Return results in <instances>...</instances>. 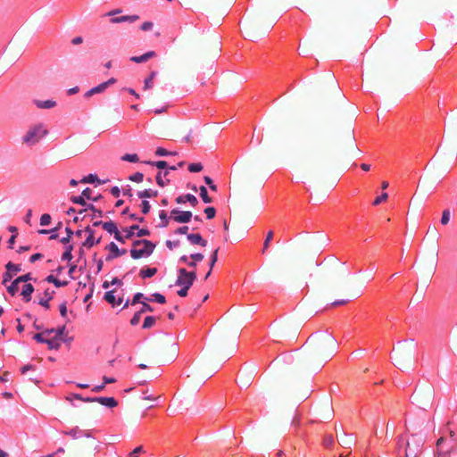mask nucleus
Listing matches in <instances>:
<instances>
[{
	"instance_id": "obj_54",
	"label": "nucleus",
	"mask_w": 457,
	"mask_h": 457,
	"mask_svg": "<svg viewBox=\"0 0 457 457\" xmlns=\"http://www.w3.org/2000/svg\"><path fill=\"white\" fill-rule=\"evenodd\" d=\"M144 452V447L139 445L137 446L132 452H130L127 457H139V455Z\"/></svg>"
},
{
	"instance_id": "obj_34",
	"label": "nucleus",
	"mask_w": 457,
	"mask_h": 457,
	"mask_svg": "<svg viewBox=\"0 0 457 457\" xmlns=\"http://www.w3.org/2000/svg\"><path fill=\"white\" fill-rule=\"evenodd\" d=\"M159 218L161 220V222L158 225V227H160V228H166L169 225V220L170 219V218L168 217L167 212L164 211V210L160 211L159 212Z\"/></svg>"
},
{
	"instance_id": "obj_5",
	"label": "nucleus",
	"mask_w": 457,
	"mask_h": 457,
	"mask_svg": "<svg viewBox=\"0 0 457 457\" xmlns=\"http://www.w3.org/2000/svg\"><path fill=\"white\" fill-rule=\"evenodd\" d=\"M30 280H37L32 277V274L30 272L17 277L12 281V283L9 286H6L8 294H10L12 296H14L19 291V285H22V283H27L28 281Z\"/></svg>"
},
{
	"instance_id": "obj_29",
	"label": "nucleus",
	"mask_w": 457,
	"mask_h": 457,
	"mask_svg": "<svg viewBox=\"0 0 457 457\" xmlns=\"http://www.w3.org/2000/svg\"><path fill=\"white\" fill-rule=\"evenodd\" d=\"M102 228L111 235H113L119 230L116 223L112 220L105 221L104 224H102Z\"/></svg>"
},
{
	"instance_id": "obj_39",
	"label": "nucleus",
	"mask_w": 457,
	"mask_h": 457,
	"mask_svg": "<svg viewBox=\"0 0 457 457\" xmlns=\"http://www.w3.org/2000/svg\"><path fill=\"white\" fill-rule=\"evenodd\" d=\"M121 160L129 162H137L139 158L137 154H125L121 156Z\"/></svg>"
},
{
	"instance_id": "obj_10",
	"label": "nucleus",
	"mask_w": 457,
	"mask_h": 457,
	"mask_svg": "<svg viewBox=\"0 0 457 457\" xmlns=\"http://www.w3.org/2000/svg\"><path fill=\"white\" fill-rule=\"evenodd\" d=\"M175 201L179 204L189 203V204L193 207H195L199 203L198 199L192 194L179 195L178 197H176Z\"/></svg>"
},
{
	"instance_id": "obj_61",
	"label": "nucleus",
	"mask_w": 457,
	"mask_h": 457,
	"mask_svg": "<svg viewBox=\"0 0 457 457\" xmlns=\"http://www.w3.org/2000/svg\"><path fill=\"white\" fill-rule=\"evenodd\" d=\"M180 289L177 291V294L180 297H186L188 294L189 287L187 286H179Z\"/></svg>"
},
{
	"instance_id": "obj_11",
	"label": "nucleus",
	"mask_w": 457,
	"mask_h": 457,
	"mask_svg": "<svg viewBox=\"0 0 457 457\" xmlns=\"http://www.w3.org/2000/svg\"><path fill=\"white\" fill-rule=\"evenodd\" d=\"M65 330H66V327H65V325H62V326H59L56 328H46L45 330V333L46 334V336H49V335L54 333L55 339H60L62 342H66L67 340L64 338Z\"/></svg>"
},
{
	"instance_id": "obj_32",
	"label": "nucleus",
	"mask_w": 457,
	"mask_h": 457,
	"mask_svg": "<svg viewBox=\"0 0 457 457\" xmlns=\"http://www.w3.org/2000/svg\"><path fill=\"white\" fill-rule=\"evenodd\" d=\"M157 76V71H153L150 72L149 76L144 81V89L147 90L153 87L154 79Z\"/></svg>"
},
{
	"instance_id": "obj_20",
	"label": "nucleus",
	"mask_w": 457,
	"mask_h": 457,
	"mask_svg": "<svg viewBox=\"0 0 457 457\" xmlns=\"http://www.w3.org/2000/svg\"><path fill=\"white\" fill-rule=\"evenodd\" d=\"M158 270L155 267L144 266L139 271V276L143 279L150 278L157 273Z\"/></svg>"
},
{
	"instance_id": "obj_45",
	"label": "nucleus",
	"mask_w": 457,
	"mask_h": 457,
	"mask_svg": "<svg viewBox=\"0 0 457 457\" xmlns=\"http://www.w3.org/2000/svg\"><path fill=\"white\" fill-rule=\"evenodd\" d=\"M129 179L132 182L140 183L144 179V174L142 172H135L129 177Z\"/></svg>"
},
{
	"instance_id": "obj_30",
	"label": "nucleus",
	"mask_w": 457,
	"mask_h": 457,
	"mask_svg": "<svg viewBox=\"0 0 457 457\" xmlns=\"http://www.w3.org/2000/svg\"><path fill=\"white\" fill-rule=\"evenodd\" d=\"M5 270L9 271L14 277L18 272L21 271V264L13 263L12 262H8L5 264Z\"/></svg>"
},
{
	"instance_id": "obj_19",
	"label": "nucleus",
	"mask_w": 457,
	"mask_h": 457,
	"mask_svg": "<svg viewBox=\"0 0 457 457\" xmlns=\"http://www.w3.org/2000/svg\"><path fill=\"white\" fill-rule=\"evenodd\" d=\"M138 15H122L119 17H112L111 18L110 21L112 23H121V22H129L132 23L138 20Z\"/></svg>"
},
{
	"instance_id": "obj_60",
	"label": "nucleus",
	"mask_w": 457,
	"mask_h": 457,
	"mask_svg": "<svg viewBox=\"0 0 457 457\" xmlns=\"http://www.w3.org/2000/svg\"><path fill=\"white\" fill-rule=\"evenodd\" d=\"M141 316H142V314L138 311L137 312H135L133 317L130 319V321H129L130 324L132 326H137L140 321Z\"/></svg>"
},
{
	"instance_id": "obj_59",
	"label": "nucleus",
	"mask_w": 457,
	"mask_h": 457,
	"mask_svg": "<svg viewBox=\"0 0 457 457\" xmlns=\"http://www.w3.org/2000/svg\"><path fill=\"white\" fill-rule=\"evenodd\" d=\"M388 197L387 193H382L379 196H377L373 201V205H378L382 202L386 201Z\"/></svg>"
},
{
	"instance_id": "obj_1",
	"label": "nucleus",
	"mask_w": 457,
	"mask_h": 457,
	"mask_svg": "<svg viewBox=\"0 0 457 457\" xmlns=\"http://www.w3.org/2000/svg\"><path fill=\"white\" fill-rule=\"evenodd\" d=\"M436 457H457V433L450 430L448 436L436 442Z\"/></svg>"
},
{
	"instance_id": "obj_62",
	"label": "nucleus",
	"mask_w": 457,
	"mask_h": 457,
	"mask_svg": "<svg viewBox=\"0 0 457 457\" xmlns=\"http://www.w3.org/2000/svg\"><path fill=\"white\" fill-rule=\"evenodd\" d=\"M59 312L62 318H66L68 312L66 302H63L59 305Z\"/></svg>"
},
{
	"instance_id": "obj_23",
	"label": "nucleus",
	"mask_w": 457,
	"mask_h": 457,
	"mask_svg": "<svg viewBox=\"0 0 457 457\" xmlns=\"http://www.w3.org/2000/svg\"><path fill=\"white\" fill-rule=\"evenodd\" d=\"M107 180H101L99 179V178L97 177L96 174H93V173H90L87 176H84L82 178V179L80 180L81 183H89V184H97V185H101V184H104L105 183Z\"/></svg>"
},
{
	"instance_id": "obj_28",
	"label": "nucleus",
	"mask_w": 457,
	"mask_h": 457,
	"mask_svg": "<svg viewBox=\"0 0 457 457\" xmlns=\"http://www.w3.org/2000/svg\"><path fill=\"white\" fill-rule=\"evenodd\" d=\"M148 302H154L160 304H164L166 303V298L163 295L160 293H154L150 297L145 298Z\"/></svg>"
},
{
	"instance_id": "obj_56",
	"label": "nucleus",
	"mask_w": 457,
	"mask_h": 457,
	"mask_svg": "<svg viewBox=\"0 0 457 457\" xmlns=\"http://www.w3.org/2000/svg\"><path fill=\"white\" fill-rule=\"evenodd\" d=\"M218 253H219V248L215 249L212 253V254H211V257H210V268H211V270H212L213 266L215 265V263L218 261Z\"/></svg>"
},
{
	"instance_id": "obj_22",
	"label": "nucleus",
	"mask_w": 457,
	"mask_h": 457,
	"mask_svg": "<svg viewBox=\"0 0 457 457\" xmlns=\"http://www.w3.org/2000/svg\"><path fill=\"white\" fill-rule=\"evenodd\" d=\"M170 174V170H164L163 172L162 171H159L156 176H155V181L157 183V185L161 187H164L165 186H167L169 183H170V179H166L165 180L163 179H165L168 175Z\"/></svg>"
},
{
	"instance_id": "obj_6",
	"label": "nucleus",
	"mask_w": 457,
	"mask_h": 457,
	"mask_svg": "<svg viewBox=\"0 0 457 457\" xmlns=\"http://www.w3.org/2000/svg\"><path fill=\"white\" fill-rule=\"evenodd\" d=\"M156 245L151 242H145L143 248H131L129 251L130 256L134 260H137L143 257L150 256L155 248Z\"/></svg>"
},
{
	"instance_id": "obj_16",
	"label": "nucleus",
	"mask_w": 457,
	"mask_h": 457,
	"mask_svg": "<svg viewBox=\"0 0 457 457\" xmlns=\"http://www.w3.org/2000/svg\"><path fill=\"white\" fill-rule=\"evenodd\" d=\"M96 401L107 408L112 409L118 406V401L112 396H98Z\"/></svg>"
},
{
	"instance_id": "obj_15",
	"label": "nucleus",
	"mask_w": 457,
	"mask_h": 457,
	"mask_svg": "<svg viewBox=\"0 0 457 457\" xmlns=\"http://www.w3.org/2000/svg\"><path fill=\"white\" fill-rule=\"evenodd\" d=\"M54 293L55 292L54 290H50L49 288L46 289L44 292V298H40L37 303L48 310L50 308L49 302L54 298Z\"/></svg>"
},
{
	"instance_id": "obj_31",
	"label": "nucleus",
	"mask_w": 457,
	"mask_h": 457,
	"mask_svg": "<svg viewBox=\"0 0 457 457\" xmlns=\"http://www.w3.org/2000/svg\"><path fill=\"white\" fill-rule=\"evenodd\" d=\"M199 195L204 204H211L212 202V198L209 195L208 190L204 186H200Z\"/></svg>"
},
{
	"instance_id": "obj_41",
	"label": "nucleus",
	"mask_w": 457,
	"mask_h": 457,
	"mask_svg": "<svg viewBox=\"0 0 457 457\" xmlns=\"http://www.w3.org/2000/svg\"><path fill=\"white\" fill-rule=\"evenodd\" d=\"M71 202L75 204H79V205H82V206H87V204H88L86 200L84 199V196H82L81 195H72L71 197Z\"/></svg>"
},
{
	"instance_id": "obj_43",
	"label": "nucleus",
	"mask_w": 457,
	"mask_h": 457,
	"mask_svg": "<svg viewBox=\"0 0 457 457\" xmlns=\"http://www.w3.org/2000/svg\"><path fill=\"white\" fill-rule=\"evenodd\" d=\"M334 444V437L332 435H325L322 440V445L325 448L329 449Z\"/></svg>"
},
{
	"instance_id": "obj_17",
	"label": "nucleus",
	"mask_w": 457,
	"mask_h": 457,
	"mask_svg": "<svg viewBox=\"0 0 457 457\" xmlns=\"http://www.w3.org/2000/svg\"><path fill=\"white\" fill-rule=\"evenodd\" d=\"M35 288L32 284L26 283L22 287V290L21 292V295L22 296V300L25 303H29L31 300V295L33 294Z\"/></svg>"
},
{
	"instance_id": "obj_55",
	"label": "nucleus",
	"mask_w": 457,
	"mask_h": 457,
	"mask_svg": "<svg viewBox=\"0 0 457 457\" xmlns=\"http://www.w3.org/2000/svg\"><path fill=\"white\" fill-rule=\"evenodd\" d=\"M154 311V309L151 304H149L146 302H142V307L138 312H141V314H143L147 312H153Z\"/></svg>"
},
{
	"instance_id": "obj_2",
	"label": "nucleus",
	"mask_w": 457,
	"mask_h": 457,
	"mask_svg": "<svg viewBox=\"0 0 457 457\" xmlns=\"http://www.w3.org/2000/svg\"><path fill=\"white\" fill-rule=\"evenodd\" d=\"M423 439L421 436H412L406 443L405 457H417L422 450Z\"/></svg>"
},
{
	"instance_id": "obj_64",
	"label": "nucleus",
	"mask_w": 457,
	"mask_h": 457,
	"mask_svg": "<svg viewBox=\"0 0 457 457\" xmlns=\"http://www.w3.org/2000/svg\"><path fill=\"white\" fill-rule=\"evenodd\" d=\"M166 246L170 249V250H172L176 247H179L180 243H179V240H175V241H171V240H167L166 243H165Z\"/></svg>"
},
{
	"instance_id": "obj_12",
	"label": "nucleus",
	"mask_w": 457,
	"mask_h": 457,
	"mask_svg": "<svg viewBox=\"0 0 457 457\" xmlns=\"http://www.w3.org/2000/svg\"><path fill=\"white\" fill-rule=\"evenodd\" d=\"M114 293L115 290H110L105 292L104 295V301L110 303L112 307L118 306L123 302V297H119L117 299Z\"/></svg>"
},
{
	"instance_id": "obj_24",
	"label": "nucleus",
	"mask_w": 457,
	"mask_h": 457,
	"mask_svg": "<svg viewBox=\"0 0 457 457\" xmlns=\"http://www.w3.org/2000/svg\"><path fill=\"white\" fill-rule=\"evenodd\" d=\"M138 198L145 200L146 198H154L158 195V191L151 188L145 189L137 192Z\"/></svg>"
},
{
	"instance_id": "obj_38",
	"label": "nucleus",
	"mask_w": 457,
	"mask_h": 457,
	"mask_svg": "<svg viewBox=\"0 0 457 457\" xmlns=\"http://www.w3.org/2000/svg\"><path fill=\"white\" fill-rule=\"evenodd\" d=\"M87 209L92 211L94 214L92 215L91 219H94L95 217L102 218L104 216V212L102 210L97 209L94 204H87Z\"/></svg>"
},
{
	"instance_id": "obj_49",
	"label": "nucleus",
	"mask_w": 457,
	"mask_h": 457,
	"mask_svg": "<svg viewBox=\"0 0 457 457\" xmlns=\"http://www.w3.org/2000/svg\"><path fill=\"white\" fill-rule=\"evenodd\" d=\"M204 212L208 220L213 219L216 215V209L212 206L206 207Z\"/></svg>"
},
{
	"instance_id": "obj_7",
	"label": "nucleus",
	"mask_w": 457,
	"mask_h": 457,
	"mask_svg": "<svg viewBox=\"0 0 457 457\" xmlns=\"http://www.w3.org/2000/svg\"><path fill=\"white\" fill-rule=\"evenodd\" d=\"M193 218V213L190 211H181L174 208L170 211V219L178 223H188Z\"/></svg>"
},
{
	"instance_id": "obj_57",
	"label": "nucleus",
	"mask_w": 457,
	"mask_h": 457,
	"mask_svg": "<svg viewBox=\"0 0 457 457\" xmlns=\"http://www.w3.org/2000/svg\"><path fill=\"white\" fill-rule=\"evenodd\" d=\"M46 335L45 333V330L41 333H37L33 336V339L36 340L37 343H40V344H46V339L44 336Z\"/></svg>"
},
{
	"instance_id": "obj_44",
	"label": "nucleus",
	"mask_w": 457,
	"mask_h": 457,
	"mask_svg": "<svg viewBox=\"0 0 457 457\" xmlns=\"http://www.w3.org/2000/svg\"><path fill=\"white\" fill-rule=\"evenodd\" d=\"M187 170L192 173L200 172L203 170V165L200 162L190 163Z\"/></svg>"
},
{
	"instance_id": "obj_21",
	"label": "nucleus",
	"mask_w": 457,
	"mask_h": 457,
	"mask_svg": "<svg viewBox=\"0 0 457 457\" xmlns=\"http://www.w3.org/2000/svg\"><path fill=\"white\" fill-rule=\"evenodd\" d=\"M155 52L154 51H148L139 56H132L130 57V61L133 62H136V63H143V62H147L149 59H151L152 57L155 56Z\"/></svg>"
},
{
	"instance_id": "obj_63",
	"label": "nucleus",
	"mask_w": 457,
	"mask_h": 457,
	"mask_svg": "<svg viewBox=\"0 0 457 457\" xmlns=\"http://www.w3.org/2000/svg\"><path fill=\"white\" fill-rule=\"evenodd\" d=\"M12 274L6 270L3 275L2 284L6 286L7 283L12 279Z\"/></svg>"
},
{
	"instance_id": "obj_53",
	"label": "nucleus",
	"mask_w": 457,
	"mask_h": 457,
	"mask_svg": "<svg viewBox=\"0 0 457 457\" xmlns=\"http://www.w3.org/2000/svg\"><path fill=\"white\" fill-rule=\"evenodd\" d=\"M62 223L59 222L55 228L50 229V234H51L50 237H49L50 240H54V239L58 238L59 236L57 234V231L62 228Z\"/></svg>"
},
{
	"instance_id": "obj_46",
	"label": "nucleus",
	"mask_w": 457,
	"mask_h": 457,
	"mask_svg": "<svg viewBox=\"0 0 457 457\" xmlns=\"http://www.w3.org/2000/svg\"><path fill=\"white\" fill-rule=\"evenodd\" d=\"M52 217L48 213H44L40 217V225L43 227L50 225Z\"/></svg>"
},
{
	"instance_id": "obj_42",
	"label": "nucleus",
	"mask_w": 457,
	"mask_h": 457,
	"mask_svg": "<svg viewBox=\"0 0 457 457\" xmlns=\"http://www.w3.org/2000/svg\"><path fill=\"white\" fill-rule=\"evenodd\" d=\"M155 154L157 156H170V155H176L177 153L176 152L168 151V150H166L163 147H157L156 150H155Z\"/></svg>"
},
{
	"instance_id": "obj_4",
	"label": "nucleus",
	"mask_w": 457,
	"mask_h": 457,
	"mask_svg": "<svg viewBox=\"0 0 457 457\" xmlns=\"http://www.w3.org/2000/svg\"><path fill=\"white\" fill-rule=\"evenodd\" d=\"M196 279L195 271H188L185 268H179L176 286H187L191 287Z\"/></svg>"
},
{
	"instance_id": "obj_27",
	"label": "nucleus",
	"mask_w": 457,
	"mask_h": 457,
	"mask_svg": "<svg viewBox=\"0 0 457 457\" xmlns=\"http://www.w3.org/2000/svg\"><path fill=\"white\" fill-rule=\"evenodd\" d=\"M143 162L159 170H169V163L166 161H145Z\"/></svg>"
},
{
	"instance_id": "obj_48",
	"label": "nucleus",
	"mask_w": 457,
	"mask_h": 457,
	"mask_svg": "<svg viewBox=\"0 0 457 457\" xmlns=\"http://www.w3.org/2000/svg\"><path fill=\"white\" fill-rule=\"evenodd\" d=\"M146 297L145 296V295L143 293H140V292H137L133 296V299L131 301V304L132 305H135L137 303H141L142 304V299H145Z\"/></svg>"
},
{
	"instance_id": "obj_58",
	"label": "nucleus",
	"mask_w": 457,
	"mask_h": 457,
	"mask_svg": "<svg viewBox=\"0 0 457 457\" xmlns=\"http://www.w3.org/2000/svg\"><path fill=\"white\" fill-rule=\"evenodd\" d=\"M450 211L448 209H445L443 211L442 217H441V223L443 225H446L450 220Z\"/></svg>"
},
{
	"instance_id": "obj_3",
	"label": "nucleus",
	"mask_w": 457,
	"mask_h": 457,
	"mask_svg": "<svg viewBox=\"0 0 457 457\" xmlns=\"http://www.w3.org/2000/svg\"><path fill=\"white\" fill-rule=\"evenodd\" d=\"M47 130L44 129L42 124H38L29 129L23 136L22 140L25 144L33 145L38 141L39 138L45 137Z\"/></svg>"
},
{
	"instance_id": "obj_14",
	"label": "nucleus",
	"mask_w": 457,
	"mask_h": 457,
	"mask_svg": "<svg viewBox=\"0 0 457 457\" xmlns=\"http://www.w3.org/2000/svg\"><path fill=\"white\" fill-rule=\"evenodd\" d=\"M117 79L115 78H111L106 81L100 83L99 85L92 87L94 95L104 93L110 86L115 84Z\"/></svg>"
},
{
	"instance_id": "obj_50",
	"label": "nucleus",
	"mask_w": 457,
	"mask_h": 457,
	"mask_svg": "<svg viewBox=\"0 0 457 457\" xmlns=\"http://www.w3.org/2000/svg\"><path fill=\"white\" fill-rule=\"evenodd\" d=\"M204 183L206 185H208V187H210V189L212 191L216 192L218 190L217 185L214 184L212 178H210L209 176H204Z\"/></svg>"
},
{
	"instance_id": "obj_51",
	"label": "nucleus",
	"mask_w": 457,
	"mask_h": 457,
	"mask_svg": "<svg viewBox=\"0 0 457 457\" xmlns=\"http://www.w3.org/2000/svg\"><path fill=\"white\" fill-rule=\"evenodd\" d=\"M141 212L143 214H147L151 210V204L147 200H142L140 204Z\"/></svg>"
},
{
	"instance_id": "obj_26",
	"label": "nucleus",
	"mask_w": 457,
	"mask_h": 457,
	"mask_svg": "<svg viewBox=\"0 0 457 457\" xmlns=\"http://www.w3.org/2000/svg\"><path fill=\"white\" fill-rule=\"evenodd\" d=\"M35 104L40 109H50L56 105V102L54 100H35Z\"/></svg>"
},
{
	"instance_id": "obj_52",
	"label": "nucleus",
	"mask_w": 457,
	"mask_h": 457,
	"mask_svg": "<svg viewBox=\"0 0 457 457\" xmlns=\"http://www.w3.org/2000/svg\"><path fill=\"white\" fill-rule=\"evenodd\" d=\"M151 235V231L146 228H140L138 227V229H137L136 237H149Z\"/></svg>"
},
{
	"instance_id": "obj_47",
	"label": "nucleus",
	"mask_w": 457,
	"mask_h": 457,
	"mask_svg": "<svg viewBox=\"0 0 457 457\" xmlns=\"http://www.w3.org/2000/svg\"><path fill=\"white\" fill-rule=\"evenodd\" d=\"M273 239V231L272 230H270L267 235H266V238L264 240V243H263V249H262V253H264L265 251L268 249L269 247V245L270 243V241Z\"/></svg>"
},
{
	"instance_id": "obj_8",
	"label": "nucleus",
	"mask_w": 457,
	"mask_h": 457,
	"mask_svg": "<svg viewBox=\"0 0 457 457\" xmlns=\"http://www.w3.org/2000/svg\"><path fill=\"white\" fill-rule=\"evenodd\" d=\"M85 232L87 233V237L85 239V241L82 243V246L90 249L94 245H98L101 242V237L96 238L95 237V230L90 227L87 226L84 229Z\"/></svg>"
},
{
	"instance_id": "obj_37",
	"label": "nucleus",
	"mask_w": 457,
	"mask_h": 457,
	"mask_svg": "<svg viewBox=\"0 0 457 457\" xmlns=\"http://www.w3.org/2000/svg\"><path fill=\"white\" fill-rule=\"evenodd\" d=\"M65 232V237L60 239V242L63 245L69 244L71 239V237L74 235V231L70 227H66Z\"/></svg>"
},
{
	"instance_id": "obj_18",
	"label": "nucleus",
	"mask_w": 457,
	"mask_h": 457,
	"mask_svg": "<svg viewBox=\"0 0 457 457\" xmlns=\"http://www.w3.org/2000/svg\"><path fill=\"white\" fill-rule=\"evenodd\" d=\"M105 249L109 251V254L105 257V260L107 262H110L115 258H118V245L114 243V242H111L109 243L106 246H105Z\"/></svg>"
},
{
	"instance_id": "obj_13",
	"label": "nucleus",
	"mask_w": 457,
	"mask_h": 457,
	"mask_svg": "<svg viewBox=\"0 0 457 457\" xmlns=\"http://www.w3.org/2000/svg\"><path fill=\"white\" fill-rule=\"evenodd\" d=\"M187 239L194 245L206 246L207 245V241L199 233L187 234Z\"/></svg>"
},
{
	"instance_id": "obj_35",
	"label": "nucleus",
	"mask_w": 457,
	"mask_h": 457,
	"mask_svg": "<svg viewBox=\"0 0 457 457\" xmlns=\"http://www.w3.org/2000/svg\"><path fill=\"white\" fill-rule=\"evenodd\" d=\"M155 322H156V317H154V316H146L145 318V320H144V322H143V325H142V328L143 329H149L152 327H154Z\"/></svg>"
},
{
	"instance_id": "obj_33",
	"label": "nucleus",
	"mask_w": 457,
	"mask_h": 457,
	"mask_svg": "<svg viewBox=\"0 0 457 457\" xmlns=\"http://www.w3.org/2000/svg\"><path fill=\"white\" fill-rule=\"evenodd\" d=\"M137 229H138L137 224H133L129 228H123L122 230L125 232V237L131 239L136 236Z\"/></svg>"
},
{
	"instance_id": "obj_40",
	"label": "nucleus",
	"mask_w": 457,
	"mask_h": 457,
	"mask_svg": "<svg viewBox=\"0 0 457 457\" xmlns=\"http://www.w3.org/2000/svg\"><path fill=\"white\" fill-rule=\"evenodd\" d=\"M113 285H116V286H122L123 285V282L121 279H120L119 278L115 277L112 278V280L111 282L109 281H104L103 283V287L107 289L109 288L111 286H113Z\"/></svg>"
},
{
	"instance_id": "obj_25",
	"label": "nucleus",
	"mask_w": 457,
	"mask_h": 457,
	"mask_svg": "<svg viewBox=\"0 0 457 457\" xmlns=\"http://www.w3.org/2000/svg\"><path fill=\"white\" fill-rule=\"evenodd\" d=\"M46 281H47L48 283L54 284L55 287H66L68 285V283H69L66 280H60V279H58L56 277H54L52 274L48 275L46 278Z\"/></svg>"
},
{
	"instance_id": "obj_36",
	"label": "nucleus",
	"mask_w": 457,
	"mask_h": 457,
	"mask_svg": "<svg viewBox=\"0 0 457 457\" xmlns=\"http://www.w3.org/2000/svg\"><path fill=\"white\" fill-rule=\"evenodd\" d=\"M60 339H55L54 337L52 339H46V345H47L48 349L50 350H59L61 347Z\"/></svg>"
},
{
	"instance_id": "obj_9",
	"label": "nucleus",
	"mask_w": 457,
	"mask_h": 457,
	"mask_svg": "<svg viewBox=\"0 0 457 457\" xmlns=\"http://www.w3.org/2000/svg\"><path fill=\"white\" fill-rule=\"evenodd\" d=\"M62 434L70 436L73 439H78L82 436L91 438L93 437L92 433L89 430L80 429L79 427H74L69 430L62 431Z\"/></svg>"
}]
</instances>
